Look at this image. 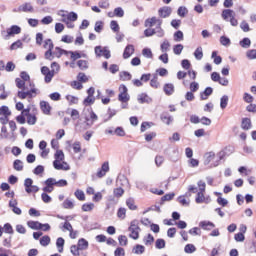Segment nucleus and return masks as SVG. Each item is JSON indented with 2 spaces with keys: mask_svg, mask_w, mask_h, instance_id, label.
<instances>
[{
  "mask_svg": "<svg viewBox=\"0 0 256 256\" xmlns=\"http://www.w3.org/2000/svg\"><path fill=\"white\" fill-rule=\"evenodd\" d=\"M128 231H130L129 237L131 239H134L135 241L136 239H139V231H141V228L139 227V220H132Z\"/></svg>",
  "mask_w": 256,
  "mask_h": 256,
  "instance_id": "f257e3e1",
  "label": "nucleus"
},
{
  "mask_svg": "<svg viewBox=\"0 0 256 256\" xmlns=\"http://www.w3.org/2000/svg\"><path fill=\"white\" fill-rule=\"evenodd\" d=\"M47 43H50V48H48V50L45 52L44 58L47 61H53L55 59V56L53 54V48L55 47V45L53 44V40L48 38L44 41V49H47Z\"/></svg>",
  "mask_w": 256,
  "mask_h": 256,
  "instance_id": "f03ea898",
  "label": "nucleus"
},
{
  "mask_svg": "<svg viewBox=\"0 0 256 256\" xmlns=\"http://www.w3.org/2000/svg\"><path fill=\"white\" fill-rule=\"evenodd\" d=\"M51 69L52 70L44 76L45 83H51L53 77H55V73H59L61 66H59V64L57 62H52Z\"/></svg>",
  "mask_w": 256,
  "mask_h": 256,
  "instance_id": "7ed1b4c3",
  "label": "nucleus"
},
{
  "mask_svg": "<svg viewBox=\"0 0 256 256\" xmlns=\"http://www.w3.org/2000/svg\"><path fill=\"white\" fill-rule=\"evenodd\" d=\"M53 167L57 171H69V169H71V167L69 166V164H67V162L61 163V161H59V160L53 161Z\"/></svg>",
  "mask_w": 256,
  "mask_h": 256,
  "instance_id": "20e7f679",
  "label": "nucleus"
},
{
  "mask_svg": "<svg viewBox=\"0 0 256 256\" xmlns=\"http://www.w3.org/2000/svg\"><path fill=\"white\" fill-rule=\"evenodd\" d=\"M44 184L46 185L42 188V191H44V193H53V191H55V184L53 183V178L46 179L44 181Z\"/></svg>",
  "mask_w": 256,
  "mask_h": 256,
  "instance_id": "39448f33",
  "label": "nucleus"
},
{
  "mask_svg": "<svg viewBox=\"0 0 256 256\" xmlns=\"http://www.w3.org/2000/svg\"><path fill=\"white\" fill-rule=\"evenodd\" d=\"M171 13H173V10L169 6H164L158 10V15L162 17V19H167V17L171 16Z\"/></svg>",
  "mask_w": 256,
  "mask_h": 256,
  "instance_id": "423d86ee",
  "label": "nucleus"
},
{
  "mask_svg": "<svg viewBox=\"0 0 256 256\" xmlns=\"http://www.w3.org/2000/svg\"><path fill=\"white\" fill-rule=\"evenodd\" d=\"M109 173V162H104L101 166V168L98 170L96 177L99 179L105 177Z\"/></svg>",
  "mask_w": 256,
  "mask_h": 256,
  "instance_id": "0eeeda50",
  "label": "nucleus"
},
{
  "mask_svg": "<svg viewBox=\"0 0 256 256\" xmlns=\"http://www.w3.org/2000/svg\"><path fill=\"white\" fill-rule=\"evenodd\" d=\"M235 151V148L233 146H227L224 148V150L220 151L218 153V161H222V159H225L226 155H231Z\"/></svg>",
  "mask_w": 256,
  "mask_h": 256,
  "instance_id": "6e6552de",
  "label": "nucleus"
},
{
  "mask_svg": "<svg viewBox=\"0 0 256 256\" xmlns=\"http://www.w3.org/2000/svg\"><path fill=\"white\" fill-rule=\"evenodd\" d=\"M135 53V46L133 44H128L123 52V59H129Z\"/></svg>",
  "mask_w": 256,
  "mask_h": 256,
  "instance_id": "1a4fd4ad",
  "label": "nucleus"
},
{
  "mask_svg": "<svg viewBox=\"0 0 256 256\" xmlns=\"http://www.w3.org/2000/svg\"><path fill=\"white\" fill-rule=\"evenodd\" d=\"M40 109L44 115H51V105L49 102L45 100L40 101Z\"/></svg>",
  "mask_w": 256,
  "mask_h": 256,
  "instance_id": "9d476101",
  "label": "nucleus"
},
{
  "mask_svg": "<svg viewBox=\"0 0 256 256\" xmlns=\"http://www.w3.org/2000/svg\"><path fill=\"white\" fill-rule=\"evenodd\" d=\"M160 119L162 123H165V125H170L173 123V116H171L169 112H162L160 115Z\"/></svg>",
  "mask_w": 256,
  "mask_h": 256,
  "instance_id": "9b49d317",
  "label": "nucleus"
},
{
  "mask_svg": "<svg viewBox=\"0 0 256 256\" xmlns=\"http://www.w3.org/2000/svg\"><path fill=\"white\" fill-rule=\"evenodd\" d=\"M211 95H213V88L208 86L205 88V90L203 92L200 93V99H201V101H207V99H209V97H211Z\"/></svg>",
  "mask_w": 256,
  "mask_h": 256,
  "instance_id": "f8f14e48",
  "label": "nucleus"
},
{
  "mask_svg": "<svg viewBox=\"0 0 256 256\" xmlns=\"http://www.w3.org/2000/svg\"><path fill=\"white\" fill-rule=\"evenodd\" d=\"M163 91L165 95L170 97V95H173L175 93V85H173V83H166L164 84Z\"/></svg>",
  "mask_w": 256,
  "mask_h": 256,
  "instance_id": "ddd939ff",
  "label": "nucleus"
},
{
  "mask_svg": "<svg viewBox=\"0 0 256 256\" xmlns=\"http://www.w3.org/2000/svg\"><path fill=\"white\" fill-rule=\"evenodd\" d=\"M199 227L204 231H211V229H215V224L211 221H201Z\"/></svg>",
  "mask_w": 256,
  "mask_h": 256,
  "instance_id": "4468645a",
  "label": "nucleus"
},
{
  "mask_svg": "<svg viewBox=\"0 0 256 256\" xmlns=\"http://www.w3.org/2000/svg\"><path fill=\"white\" fill-rule=\"evenodd\" d=\"M18 11L22 13H33V6L31 3L26 2L18 7Z\"/></svg>",
  "mask_w": 256,
  "mask_h": 256,
  "instance_id": "2eb2a0df",
  "label": "nucleus"
},
{
  "mask_svg": "<svg viewBox=\"0 0 256 256\" xmlns=\"http://www.w3.org/2000/svg\"><path fill=\"white\" fill-rule=\"evenodd\" d=\"M27 225L30 229H34L35 231H39V230L43 229V223H41L39 221L30 220L27 222Z\"/></svg>",
  "mask_w": 256,
  "mask_h": 256,
  "instance_id": "dca6fc26",
  "label": "nucleus"
},
{
  "mask_svg": "<svg viewBox=\"0 0 256 256\" xmlns=\"http://www.w3.org/2000/svg\"><path fill=\"white\" fill-rule=\"evenodd\" d=\"M252 127L251 118H242L241 129H243V131H249Z\"/></svg>",
  "mask_w": 256,
  "mask_h": 256,
  "instance_id": "f3484780",
  "label": "nucleus"
},
{
  "mask_svg": "<svg viewBox=\"0 0 256 256\" xmlns=\"http://www.w3.org/2000/svg\"><path fill=\"white\" fill-rule=\"evenodd\" d=\"M7 33L10 37H13V35H19V33H21V27L18 25H12L7 29Z\"/></svg>",
  "mask_w": 256,
  "mask_h": 256,
  "instance_id": "a211bd4d",
  "label": "nucleus"
},
{
  "mask_svg": "<svg viewBox=\"0 0 256 256\" xmlns=\"http://www.w3.org/2000/svg\"><path fill=\"white\" fill-rule=\"evenodd\" d=\"M153 99L147 95V93H142L138 95V102L143 105V103H151Z\"/></svg>",
  "mask_w": 256,
  "mask_h": 256,
  "instance_id": "6ab92c4d",
  "label": "nucleus"
},
{
  "mask_svg": "<svg viewBox=\"0 0 256 256\" xmlns=\"http://www.w3.org/2000/svg\"><path fill=\"white\" fill-rule=\"evenodd\" d=\"M159 24H157L155 29V35H157V37H165V30H163V28H161V25H163V20H158Z\"/></svg>",
  "mask_w": 256,
  "mask_h": 256,
  "instance_id": "aec40b11",
  "label": "nucleus"
},
{
  "mask_svg": "<svg viewBox=\"0 0 256 256\" xmlns=\"http://www.w3.org/2000/svg\"><path fill=\"white\" fill-rule=\"evenodd\" d=\"M77 246L80 248V251H85L89 249V242L85 238H81L78 240Z\"/></svg>",
  "mask_w": 256,
  "mask_h": 256,
  "instance_id": "412c9836",
  "label": "nucleus"
},
{
  "mask_svg": "<svg viewBox=\"0 0 256 256\" xmlns=\"http://www.w3.org/2000/svg\"><path fill=\"white\" fill-rule=\"evenodd\" d=\"M52 182L54 183L55 187H67L69 185V182L65 179H60L57 181V179L52 178Z\"/></svg>",
  "mask_w": 256,
  "mask_h": 256,
  "instance_id": "4be33fe9",
  "label": "nucleus"
},
{
  "mask_svg": "<svg viewBox=\"0 0 256 256\" xmlns=\"http://www.w3.org/2000/svg\"><path fill=\"white\" fill-rule=\"evenodd\" d=\"M56 247L58 249V253H63V247H65V239H63V237L57 238Z\"/></svg>",
  "mask_w": 256,
  "mask_h": 256,
  "instance_id": "5701e85b",
  "label": "nucleus"
},
{
  "mask_svg": "<svg viewBox=\"0 0 256 256\" xmlns=\"http://www.w3.org/2000/svg\"><path fill=\"white\" fill-rule=\"evenodd\" d=\"M213 159H215V152H207L204 155V165H209Z\"/></svg>",
  "mask_w": 256,
  "mask_h": 256,
  "instance_id": "b1692460",
  "label": "nucleus"
},
{
  "mask_svg": "<svg viewBox=\"0 0 256 256\" xmlns=\"http://www.w3.org/2000/svg\"><path fill=\"white\" fill-rule=\"evenodd\" d=\"M126 206L128 209H130V211H137V205H135V199L133 198H128L126 200Z\"/></svg>",
  "mask_w": 256,
  "mask_h": 256,
  "instance_id": "393cba45",
  "label": "nucleus"
},
{
  "mask_svg": "<svg viewBox=\"0 0 256 256\" xmlns=\"http://www.w3.org/2000/svg\"><path fill=\"white\" fill-rule=\"evenodd\" d=\"M159 21H162L161 19H157V17H152L150 19H147L145 21V26L146 27H153L155 25V23H157V25H159Z\"/></svg>",
  "mask_w": 256,
  "mask_h": 256,
  "instance_id": "a878e982",
  "label": "nucleus"
},
{
  "mask_svg": "<svg viewBox=\"0 0 256 256\" xmlns=\"http://www.w3.org/2000/svg\"><path fill=\"white\" fill-rule=\"evenodd\" d=\"M229 17L230 19L233 17V10L231 9H225L222 11V19H224V21H229Z\"/></svg>",
  "mask_w": 256,
  "mask_h": 256,
  "instance_id": "bb28decb",
  "label": "nucleus"
},
{
  "mask_svg": "<svg viewBox=\"0 0 256 256\" xmlns=\"http://www.w3.org/2000/svg\"><path fill=\"white\" fill-rule=\"evenodd\" d=\"M239 45L243 49H249V47H251V39H249L247 37L243 38L242 40H240Z\"/></svg>",
  "mask_w": 256,
  "mask_h": 256,
  "instance_id": "cd10ccee",
  "label": "nucleus"
},
{
  "mask_svg": "<svg viewBox=\"0 0 256 256\" xmlns=\"http://www.w3.org/2000/svg\"><path fill=\"white\" fill-rule=\"evenodd\" d=\"M33 186V179L31 178H26L24 181V187L26 193H31V187Z\"/></svg>",
  "mask_w": 256,
  "mask_h": 256,
  "instance_id": "c85d7f7f",
  "label": "nucleus"
},
{
  "mask_svg": "<svg viewBox=\"0 0 256 256\" xmlns=\"http://www.w3.org/2000/svg\"><path fill=\"white\" fill-rule=\"evenodd\" d=\"M130 99H131V97L129 96L128 93L120 92V94L118 95V100L121 103H128Z\"/></svg>",
  "mask_w": 256,
  "mask_h": 256,
  "instance_id": "c756f323",
  "label": "nucleus"
},
{
  "mask_svg": "<svg viewBox=\"0 0 256 256\" xmlns=\"http://www.w3.org/2000/svg\"><path fill=\"white\" fill-rule=\"evenodd\" d=\"M194 57L198 61H201V59H203V47L199 46L198 48H196V50L194 51Z\"/></svg>",
  "mask_w": 256,
  "mask_h": 256,
  "instance_id": "7c9ffc66",
  "label": "nucleus"
},
{
  "mask_svg": "<svg viewBox=\"0 0 256 256\" xmlns=\"http://www.w3.org/2000/svg\"><path fill=\"white\" fill-rule=\"evenodd\" d=\"M77 65L81 71H85V69H89V62L87 60H78Z\"/></svg>",
  "mask_w": 256,
  "mask_h": 256,
  "instance_id": "2f4dec72",
  "label": "nucleus"
},
{
  "mask_svg": "<svg viewBox=\"0 0 256 256\" xmlns=\"http://www.w3.org/2000/svg\"><path fill=\"white\" fill-rule=\"evenodd\" d=\"M144 245L149 247V245H153L155 242V237H153L151 234H148L147 237H144L143 239Z\"/></svg>",
  "mask_w": 256,
  "mask_h": 256,
  "instance_id": "473e14b6",
  "label": "nucleus"
},
{
  "mask_svg": "<svg viewBox=\"0 0 256 256\" xmlns=\"http://www.w3.org/2000/svg\"><path fill=\"white\" fill-rule=\"evenodd\" d=\"M50 243L51 237H49L48 235L42 236L40 238V245H42V247H47Z\"/></svg>",
  "mask_w": 256,
  "mask_h": 256,
  "instance_id": "72a5a7b5",
  "label": "nucleus"
},
{
  "mask_svg": "<svg viewBox=\"0 0 256 256\" xmlns=\"http://www.w3.org/2000/svg\"><path fill=\"white\" fill-rule=\"evenodd\" d=\"M54 159V161H64L65 154L63 153V150H56V153L54 154Z\"/></svg>",
  "mask_w": 256,
  "mask_h": 256,
  "instance_id": "f704fd0d",
  "label": "nucleus"
},
{
  "mask_svg": "<svg viewBox=\"0 0 256 256\" xmlns=\"http://www.w3.org/2000/svg\"><path fill=\"white\" fill-rule=\"evenodd\" d=\"M66 100L69 102V105H77L79 103V98L73 95H66Z\"/></svg>",
  "mask_w": 256,
  "mask_h": 256,
  "instance_id": "c9c22d12",
  "label": "nucleus"
},
{
  "mask_svg": "<svg viewBox=\"0 0 256 256\" xmlns=\"http://www.w3.org/2000/svg\"><path fill=\"white\" fill-rule=\"evenodd\" d=\"M13 168L15 171H23V161L16 159L13 162Z\"/></svg>",
  "mask_w": 256,
  "mask_h": 256,
  "instance_id": "e433bc0d",
  "label": "nucleus"
},
{
  "mask_svg": "<svg viewBox=\"0 0 256 256\" xmlns=\"http://www.w3.org/2000/svg\"><path fill=\"white\" fill-rule=\"evenodd\" d=\"M211 57L214 59L215 65H221V63H223V58L221 56H217V51H213Z\"/></svg>",
  "mask_w": 256,
  "mask_h": 256,
  "instance_id": "4c0bfd02",
  "label": "nucleus"
},
{
  "mask_svg": "<svg viewBox=\"0 0 256 256\" xmlns=\"http://www.w3.org/2000/svg\"><path fill=\"white\" fill-rule=\"evenodd\" d=\"M134 253L136 255H143V253H145V246L141 245V244H137L134 249H133Z\"/></svg>",
  "mask_w": 256,
  "mask_h": 256,
  "instance_id": "58836bf2",
  "label": "nucleus"
},
{
  "mask_svg": "<svg viewBox=\"0 0 256 256\" xmlns=\"http://www.w3.org/2000/svg\"><path fill=\"white\" fill-rule=\"evenodd\" d=\"M157 74L153 76V78L150 80V87H153V89H159V80H158Z\"/></svg>",
  "mask_w": 256,
  "mask_h": 256,
  "instance_id": "ea45409f",
  "label": "nucleus"
},
{
  "mask_svg": "<svg viewBox=\"0 0 256 256\" xmlns=\"http://www.w3.org/2000/svg\"><path fill=\"white\" fill-rule=\"evenodd\" d=\"M229 103V96L224 95L220 99V107L221 109H227V105Z\"/></svg>",
  "mask_w": 256,
  "mask_h": 256,
  "instance_id": "a19ab883",
  "label": "nucleus"
},
{
  "mask_svg": "<svg viewBox=\"0 0 256 256\" xmlns=\"http://www.w3.org/2000/svg\"><path fill=\"white\" fill-rule=\"evenodd\" d=\"M195 202L198 204L205 203V192H197Z\"/></svg>",
  "mask_w": 256,
  "mask_h": 256,
  "instance_id": "79ce46f5",
  "label": "nucleus"
},
{
  "mask_svg": "<svg viewBox=\"0 0 256 256\" xmlns=\"http://www.w3.org/2000/svg\"><path fill=\"white\" fill-rule=\"evenodd\" d=\"M113 194H114V197L119 199L120 197H123V195L125 194V190L121 187H118L113 190Z\"/></svg>",
  "mask_w": 256,
  "mask_h": 256,
  "instance_id": "37998d69",
  "label": "nucleus"
},
{
  "mask_svg": "<svg viewBox=\"0 0 256 256\" xmlns=\"http://www.w3.org/2000/svg\"><path fill=\"white\" fill-rule=\"evenodd\" d=\"M165 245H166V242H165V239L163 238H158L155 242L156 249H165Z\"/></svg>",
  "mask_w": 256,
  "mask_h": 256,
  "instance_id": "c03bdc74",
  "label": "nucleus"
},
{
  "mask_svg": "<svg viewBox=\"0 0 256 256\" xmlns=\"http://www.w3.org/2000/svg\"><path fill=\"white\" fill-rule=\"evenodd\" d=\"M183 44H176L173 47V53L174 55H181V53H183Z\"/></svg>",
  "mask_w": 256,
  "mask_h": 256,
  "instance_id": "a18cd8bd",
  "label": "nucleus"
},
{
  "mask_svg": "<svg viewBox=\"0 0 256 256\" xmlns=\"http://www.w3.org/2000/svg\"><path fill=\"white\" fill-rule=\"evenodd\" d=\"M120 79L122 81H131L132 76L131 73L127 72V71H123L120 73Z\"/></svg>",
  "mask_w": 256,
  "mask_h": 256,
  "instance_id": "49530a36",
  "label": "nucleus"
},
{
  "mask_svg": "<svg viewBox=\"0 0 256 256\" xmlns=\"http://www.w3.org/2000/svg\"><path fill=\"white\" fill-rule=\"evenodd\" d=\"M184 251L185 253L191 254V253H195L197 251V248L193 244H187L184 247Z\"/></svg>",
  "mask_w": 256,
  "mask_h": 256,
  "instance_id": "de8ad7c7",
  "label": "nucleus"
},
{
  "mask_svg": "<svg viewBox=\"0 0 256 256\" xmlns=\"http://www.w3.org/2000/svg\"><path fill=\"white\" fill-rule=\"evenodd\" d=\"M28 125H35L37 123V116L35 114H30L26 116Z\"/></svg>",
  "mask_w": 256,
  "mask_h": 256,
  "instance_id": "09e8293b",
  "label": "nucleus"
},
{
  "mask_svg": "<svg viewBox=\"0 0 256 256\" xmlns=\"http://www.w3.org/2000/svg\"><path fill=\"white\" fill-rule=\"evenodd\" d=\"M16 87L18 89H22V91H25V81L22 80L21 78H16L15 79Z\"/></svg>",
  "mask_w": 256,
  "mask_h": 256,
  "instance_id": "8fccbe9b",
  "label": "nucleus"
},
{
  "mask_svg": "<svg viewBox=\"0 0 256 256\" xmlns=\"http://www.w3.org/2000/svg\"><path fill=\"white\" fill-rule=\"evenodd\" d=\"M74 195L79 201H85V192L82 190L77 189Z\"/></svg>",
  "mask_w": 256,
  "mask_h": 256,
  "instance_id": "3c124183",
  "label": "nucleus"
},
{
  "mask_svg": "<svg viewBox=\"0 0 256 256\" xmlns=\"http://www.w3.org/2000/svg\"><path fill=\"white\" fill-rule=\"evenodd\" d=\"M95 209V204L93 203H85L82 205V211L89 212Z\"/></svg>",
  "mask_w": 256,
  "mask_h": 256,
  "instance_id": "603ef678",
  "label": "nucleus"
},
{
  "mask_svg": "<svg viewBox=\"0 0 256 256\" xmlns=\"http://www.w3.org/2000/svg\"><path fill=\"white\" fill-rule=\"evenodd\" d=\"M62 206L64 209H73V207H75V204L73 203V201L66 199L64 200Z\"/></svg>",
  "mask_w": 256,
  "mask_h": 256,
  "instance_id": "864d4df0",
  "label": "nucleus"
},
{
  "mask_svg": "<svg viewBox=\"0 0 256 256\" xmlns=\"http://www.w3.org/2000/svg\"><path fill=\"white\" fill-rule=\"evenodd\" d=\"M110 28H111V30H112L114 33H119L120 27H119V23H117V21L112 20V21L110 22Z\"/></svg>",
  "mask_w": 256,
  "mask_h": 256,
  "instance_id": "5fc2aeb1",
  "label": "nucleus"
},
{
  "mask_svg": "<svg viewBox=\"0 0 256 256\" xmlns=\"http://www.w3.org/2000/svg\"><path fill=\"white\" fill-rule=\"evenodd\" d=\"M220 43L224 47H228V45H231V39H229V37H227V36H221Z\"/></svg>",
  "mask_w": 256,
  "mask_h": 256,
  "instance_id": "6e6d98bb",
  "label": "nucleus"
},
{
  "mask_svg": "<svg viewBox=\"0 0 256 256\" xmlns=\"http://www.w3.org/2000/svg\"><path fill=\"white\" fill-rule=\"evenodd\" d=\"M179 17H185V15H187V13H189V10H187V7L185 6H180L178 8V11H177Z\"/></svg>",
  "mask_w": 256,
  "mask_h": 256,
  "instance_id": "4d7b16f0",
  "label": "nucleus"
},
{
  "mask_svg": "<svg viewBox=\"0 0 256 256\" xmlns=\"http://www.w3.org/2000/svg\"><path fill=\"white\" fill-rule=\"evenodd\" d=\"M68 21L75 22L77 19H79V16L75 12H70L66 15Z\"/></svg>",
  "mask_w": 256,
  "mask_h": 256,
  "instance_id": "13d9d810",
  "label": "nucleus"
},
{
  "mask_svg": "<svg viewBox=\"0 0 256 256\" xmlns=\"http://www.w3.org/2000/svg\"><path fill=\"white\" fill-rule=\"evenodd\" d=\"M118 241H119V245L121 247H126L127 243H128V240H127V236L125 235H120L118 237Z\"/></svg>",
  "mask_w": 256,
  "mask_h": 256,
  "instance_id": "bf43d9fd",
  "label": "nucleus"
},
{
  "mask_svg": "<svg viewBox=\"0 0 256 256\" xmlns=\"http://www.w3.org/2000/svg\"><path fill=\"white\" fill-rule=\"evenodd\" d=\"M174 41L176 42L183 41V31L178 30L174 33Z\"/></svg>",
  "mask_w": 256,
  "mask_h": 256,
  "instance_id": "052dcab7",
  "label": "nucleus"
},
{
  "mask_svg": "<svg viewBox=\"0 0 256 256\" xmlns=\"http://www.w3.org/2000/svg\"><path fill=\"white\" fill-rule=\"evenodd\" d=\"M114 15L115 17H124L125 16V11L121 7H117L114 9Z\"/></svg>",
  "mask_w": 256,
  "mask_h": 256,
  "instance_id": "680f3d73",
  "label": "nucleus"
},
{
  "mask_svg": "<svg viewBox=\"0 0 256 256\" xmlns=\"http://www.w3.org/2000/svg\"><path fill=\"white\" fill-rule=\"evenodd\" d=\"M4 233H8L9 235H13L14 231H13V226H11L10 223H6L4 224Z\"/></svg>",
  "mask_w": 256,
  "mask_h": 256,
  "instance_id": "e2e57ef3",
  "label": "nucleus"
},
{
  "mask_svg": "<svg viewBox=\"0 0 256 256\" xmlns=\"http://www.w3.org/2000/svg\"><path fill=\"white\" fill-rule=\"evenodd\" d=\"M79 251H81V249L77 246V245H72L70 247V252L72 253V255L74 256H80L81 254L79 253Z\"/></svg>",
  "mask_w": 256,
  "mask_h": 256,
  "instance_id": "0e129e2a",
  "label": "nucleus"
},
{
  "mask_svg": "<svg viewBox=\"0 0 256 256\" xmlns=\"http://www.w3.org/2000/svg\"><path fill=\"white\" fill-rule=\"evenodd\" d=\"M93 103H95V98L89 96H87L83 101V105H85V107H89V105H93Z\"/></svg>",
  "mask_w": 256,
  "mask_h": 256,
  "instance_id": "69168bd1",
  "label": "nucleus"
},
{
  "mask_svg": "<svg viewBox=\"0 0 256 256\" xmlns=\"http://www.w3.org/2000/svg\"><path fill=\"white\" fill-rule=\"evenodd\" d=\"M246 57L250 60L256 59V49L248 50L246 52Z\"/></svg>",
  "mask_w": 256,
  "mask_h": 256,
  "instance_id": "338daca9",
  "label": "nucleus"
},
{
  "mask_svg": "<svg viewBox=\"0 0 256 256\" xmlns=\"http://www.w3.org/2000/svg\"><path fill=\"white\" fill-rule=\"evenodd\" d=\"M114 256H125V249L122 247L116 248L114 251Z\"/></svg>",
  "mask_w": 256,
  "mask_h": 256,
  "instance_id": "774afa93",
  "label": "nucleus"
}]
</instances>
